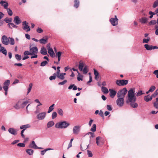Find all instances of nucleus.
<instances>
[{"mask_svg":"<svg viewBox=\"0 0 158 158\" xmlns=\"http://www.w3.org/2000/svg\"><path fill=\"white\" fill-rule=\"evenodd\" d=\"M130 105L132 107L134 108H137L138 106V104L135 102H131Z\"/></svg>","mask_w":158,"mask_h":158,"instance_id":"nucleus-36","label":"nucleus"},{"mask_svg":"<svg viewBox=\"0 0 158 158\" xmlns=\"http://www.w3.org/2000/svg\"><path fill=\"white\" fill-rule=\"evenodd\" d=\"M23 28L24 30H27L26 31L27 32L30 31V27L28 25V23L26 21H23Z\"/></svg>","mask_w":158,"mask_h":158,"instance_id":"nucleus-8","label":"nucleus"},{"mask_svg":"<svg viewBox=\"0 0 158 158\" xmlns=\"http://www.w3.org/2000/svg\"><path fill=\"white\" fill-rule=\"evenodd\" d=\"M54 123L53 121H51L48 123L47 124V127L48 128H49L52 126Z\"/></svg>","mask_w":158,"mask_h":158,"instance_id":"nucleus-39","label":"nucleus"},{"mask_svg":"<svg viewBox=\"0 0 158 158\" xmlns=\"http://www.w3.org/2000/svg\"><path fill=\"white\" fill-rule=\"evenodd\" d=\"M70 125V124L66 121H63L56 124L55 127L59 128H65Z\"/></svg>","mask_w":158,"mask_h":158,"instance_id":"nucleus-1","label":"nucleus"},{"mask_svg":"<svg viewBox=\"0 0 158 158\" xmlns=\"http://www.w3.org/2000/svg\"><path fill=\"white\" fill-rule=\"evenodd\" d=\"M109 90L110 97L112 98H114L116 94V91L111 89H110Z\"/></svg>","mask_w":158,"mask_h":158,"instance_id":"nucleus-15","label":"nucleus"},{"mask_svg":"<svg viewBox=\"0 0 158 158\" xmlns=\"http://www.w3.org/2000/svg\"><path fill=\"white\" fill-rule=\"evenodd\" d=\"M152 96H149V95L145 96L144 97V100L147 102H148L150 101H151L152 99Z\"/></svg>","mask_w":158,"mask_h":158,"instance_id":"nucleus-29","label":"nucleus"},{"mask_svg":"<svg viewBox=\"0 0 158 158\" xmlns=\"http://www.w3.org/2000/svg\"><path fill=\"white\" fill-rule=\"evenodd\" d=\"M40 52L43 55H46L47 54V50L46 48L44 47L41 48Z\"/></svg>","mask_w":158,"mask_h":158,"instance_id":"nucleus-25","label":"nucleus"},{"mask_svg":"<svg viewBox=\"0 0 158 158\" xmlns=\"http://www.w3.org/2000/svg\"><path fill=\"white\" fill-rule=\"evenodd\" d=\"M47 38L46 39H44L43 38L40 40L39 41L40 43L41 44H45L47 42Z\"/></svg>","mask_w":158,"mask_h":158,"instance_id":"nucleus-42","label":"nucleus"},{"mask_svg":"<svg viewBox=\"0 0 158 158\" xmlns=\"http://www.w3.org/2000/svg\"><path fill=\"white\" fill-rule=\"evenodd\" d=\"M128 80H117L116 81V84L118 86H124L127 85Z\"/></svg>","mask_w":158,"mask_h":158,"instance_id":"nucleus-3","label":"nucleus"},{"mask_svg":"<svg viewBox=\"0 0 158 158\" xmlns=\"http://www.w3.org/2000/svg\"><path fill=\"white\" fill-rule=\"evenodd\" d=\"M57 113L61 116H62L63 115V111L61 109L58 108L57 109Z\"/></svg>","mask_w":158,"mask_h":158,"instance_id":"nucleus-38","label":"nucleus"},{"mask_svg":"<svg viewBox=\"0 0 158 158\" xmlns=\"http://www.w3.org/2000/svg\"><path fill=\"white\" fill-rule=\"evenodd\" d=\"M156 89V87L155 86L152 85L150 87L149 90V91L151 92H153Z\"/></svg>","mask_w":158,"mask_h":158,"instance_id":"nucleus-47","label":"nucleus"},{"mask_svg":"<svg viewBox=\"0 0 158 158\" xmlns=\"http://www.w3.org/2000/svg\"><path fill=\"white\" fill-rule=\"evenodd\" d=\"M94 74L95 76V79L96 80H98V78H99V77H98L99 73H98V71H97L95 69H94Z\"/></svg>","mask_w":158,"mask_h":158,"instance_id":"nucleus-23","label":"nucleus"},{"mask_svg":"<svg viewBox=\"0 0 158 158\" xmlns=\"http://www.w3.org/2000/svg\"><path fill=\"white\" fill-rule=\"evenodd\" d=\"M144 94V93H143L142 92V91L141 90H140L138 91L136 93V96H139L143 94Z\"/></svg>","mask_w":158,"mask_h":158,"instance_id":"nucleus-54","label":"nucleus"},{"mask_svg":"<svg viewBox=\"0 0 158 158\" xmlns=\"http://www.w3.org/2000/svg\"><path fill=\"white\" fill-rule=\"evenodd\" d=\"M127 91L126 88H124L123 89L119 90L117 94L118 98H124L127 93Z\"/></svg>","mask_w":158,"mask_h":158,"instance_id":"nucleus-2","label":"nucleus"},{"mask_svg":"<svg viewBox=\"0 0 158 158\" xmlns=\"http://www.w3.org/2000/svg\"><path fill=\"white\" fill-rule=\"evenodd\" d=\"M17 145L18 146L22 147H23L25 146V144L23 143H19L17 144Z\"/></svg>","mask_w":158,"mask_h":158,"instance_id":"nucleus-63","label":"nucleus"},{"mask_svg":"<svg viewBox=\"0 0 158 158\" xmlns=\"http://www.w3.org/2000/svg\"><path fill=\"white\" fill-rule=\"evenodd\" d=\"M29 147L35 149V148H37V146L36 145L35 142L33 141H32V143L30 144Z\"/></svg>","mask_w":158,"mask_h":158,"instance_id":"nucleus-30","label":"nucleus"},{"mask_svg":"<svg viewBox=\"0 0 158 158\" xmlns=\"http://www.w3.org/2000/svg\"><path fill=\"white\" fill-rule=\"evenodd\" d=\"M80 127L79 126H76L73 128V132L74 134L77 135L80 131Z\"/></svg>","mask_w":158,"mask_h":158,"instance_id":"nucleus-9","label":"nucleus"},{"mask_svg":"<svg viewBox=\"0 0 158 158\" xmlns=\"http://www.w3.org/2000/svg\"><path fill=\"white\" fill-rule=\"evenodd\" d=\"M23 54L24 55L27 56L28 55H31V53H30V51H26L24 52Z\"/></svg>","mask_w":158,"mask_h":158,"instance_id":"nucleus-60","label":"nucleus"},{"mask_svg":"<svg viewBox=\"0 0 158 158\" xmlns=\"http://www.w3.org/2000/svg\"><path fill=\"white\" fill-rule=\"evenodd\" d=\"M135 89H130L128 92V96L132 97V96H135Z\"/></svg>","mask_w":158,"mask_h":158,"instance_id":"nucleus-19","label":"nucleus"},{"mask_svg":"<svg viewBox=\"0 0 158 158\" xmlns=\"http://www.w3.org/2000/svg\"><path fill=\"white\" fill-rule=\"evenodd\" d=\"M4 16V14L2 12H0V26L2 25L3 21L1 20Z\"/></svg>","mask_w":158,"mask_h":158,"instance_id":"nucleus-33","label":"nucleus"},{"mask_svg":"<svg viewBox=\"0 0 158 158\" xmlns=\"http://www.w3.org/2000/svg\"><path fill=\"white\" fill-rule=\"evenodd\" d=\"M55 105V104H53L51 106H50L48 109V113H50V112H51L53 110V107Z\"/></svg>","mask_w":158,"mask_h":158,"instance_id":"nucleus-44","label":"nucleus"},{"mask_svg":"<svg viewBox=\"0 0 158 158\" xmlns=\"http://www.w3.org/2000/svg\"><path fill=\"white\" fill-rule=\"evenodd\" d=\"M79 0H75L74 1V7L76 8L78 7L79 5Z\"/></svg>","mask_w":158,"mask_h":158,"instance_id":"nucleus-26","label":"nucleus"},{"mask_svg":"<svg viewBox=\"0 0 158 158\" xmlns=\"http://www.w3.org/2000/svg\"><path fill=\"white\" fill-rule=\"evenodd\" d=\"M57 77L63 80L64 79V76L61 73L60 75H57Z\"/></svg>","mask_w":158,"mask_h":158,"instance_id":"nucleus-51","label":"nucleus"},{"mask_svg":"<svg viewBox=\"0 0 158 158\" xmlns=\"http://www.w3.org/2000/svg\"><path fill=\"white\" fill-rule=\"evenodd\" d=\"M26 152L27 154L31 155L33 154L34 151L31 149H28L26 150Z\"/></svg>","mask_w":158,"mask_h":158,"instance_id":"nucleus-43","label":"nucleus"},{"mask_svg":"<svg viewBox=\"0 0 158 158\" xmlns=\"http://www.w3.org/2000/svg\"><path fill=\"white\" fill-rule=\"evenodd\" d=\"M96 124H94L91 128L90 131H93L94 132L96 130Z\"/></svg>","mask_w":158,"mask_h":158,"instance_id":"nucleus-46","label":"nucleus"},{"mask_svg":"<svg viewBox=\"0 0 158 158\" xmlns=\"http://www.w3.org/2000/svg\"><path fill=\"white\" fill-rule=\"evenodd\" d=\"M154 106L156 109L158 108V102H157L156 100V101L154 102L153 103Z\"/></svg>","mask_w":158,"mask_h":158,"instance_id":"nucleus-55","label":"nucleus"},{"mask_svg":"<svg viewBox=\"0 0 158 158\" xmlns=\"http://www.w3.org/2000/svg\"><path fill=\"white\" fill-rule=\"evenodd\" d=\"M1 52L4 54L5 56L7 55V51L4 47H1L0 50Z\"/></svg>","mask_w":158,"mask_h":158,"instance_id":"nucleus-27","label":"nucleus"},{"mask_svg":"<svg viewBox=\"0 0 158 158\" xmlns=\"http://www.w3.org/2000/svg\"><path fill=\"white\" fill-rule=\"evenodd\" d=\"M158 6V0H156L154 3L153 7L155 8Z\"/></svg>","mask_w":158,"mask_h":158,"instance_id":"nucleus-52","label":"nucleus"},{"mask_svg":"<svg viewBox=\"0 0 158 158\" xmlns=\"http://www.w3.org/2000/svg\"><path fill=\"white\" fill-rule=\"evenodd\" d=\"M48 63L47 61H45L41 62L40 66H44Z\"/></svg>","mask_w":158,"mask_h":158,"instance_id":"nucleus-59","label":"nucleus"},{"mask_svg":"<svg viewBox=\"0 0 158 158\" xmlns=\"http://www.w3.org/2000/svg\"><path fill=\"white\" fill-rule=\"evenodd\" d=\"M56 75H57L56 73H54L52 76H51L49 77V80L50 81L55 80L56 78Z\"/></svg>","mask_w":158,"mask_h":158,"instance_id":"nucleus-45","label":"nucleus"},{"mask_svg":"<svg viewBox=\"0 0 158 158\" xmlns=\"http://www.w3.org/2000/svg\"><path fill=\"white\" fill-rule=\"evenodd\" d=\"M8 14L10 16H11L13 15V13L12 10L10 8H7L6 9Z\"/></svg>","mask_w":158,"mask_h":158,"instance_id":"nucleus-49","label":"nucleus"},{"mask_svg":"<svg viewBox=\"0 0 158 158\" xmlns=\"http://www.w3.org/2000/svg\"><path fill=\"white\" fill-rule=\"evenodd\" d=\"M102 91L104 94H106L109 92L108 89L105 87L102 86Z\"/></svg>","mask_w":158,"mask_h":158,"instance_id":"nucleus-32","label":"nucleus"},{"mask_svg":"<svg viewBox=\"0 0 158 158\" xmlns=\"http://www.w3.org/2000/svg\"><path fill=\"white\" fill-rule=\"evenodd\" d=\"M36 31L38 33H41L43 32V30L40 27H38L36 30Z\"/></svg>","mask_w":158,"mask_h":158,"instance_id":"nucleus-62","label":"nucleus"},{"mask_svg":"<svg viewBox=\"0 0 158 158\" xmlns=\"http://www.w3.org/2000/svg\"><path fill=\"white\" fill-rule=\"evenodd\" d=\"M15 58L18 60H20L22 59L21 56L19 55L18 54H15Z\"/></svg>","mask_w":158,"mask_h":158,"instance_id":"nucleus-48","label":"nucleus"},{"mask_svg":"<svg viewBox=\"0 0 158 158\" xmlns=\"http://www.w3.org/2000/svg\"><path fill=\"white\" fill-rule=\"evenodd\" d=\"M86 65L81 60H80L79 62L78 68L80 71H82L83 67Z\"/></svg>","mask_w":158,"mask_h":158,"instance_id":"nucleus-12","label":"nucleus"},{"mask_svg":"<svg viewBox=\"0 0 158 158\" xmlns=\"http://www.w3.org/2000/svg\"><path fill=\"white\" fill-rule=\"evenodd\" d=\"M14 22L17 25H18L21 23L20 19L18 16H16L14 18Z\"/></svg>","mask_w":158,"mask_h":158,"instance_id":"nucleus-16","label":"nucleus"},{"mask_svg":"<svg viewBox=\"0 0 158 158\" xmlns=\"http://www.w3.org/2000/svg\"><path fill=\"white\" fill-rule=\"evenodd\" d=\"M144 46L147 50H151L153 49V46L152 45H149L146 44L144 45Z\"/></svg>","mask_w":158,"mask_h":158,"instance_id":"nucleus-24","label":"nucleus"},{"mask_svg":"<svg viewBox=\"0 0 158 158\" xmlns=\"http://www.w3.org/2000/svg\"><path fill=\"white\" fill-rule=\"evenodd\" d=\"M148 18L145 17H143L139 19L140 22L142 24H145L147 22Z\"/></svg>","mask_w":158,"mask_h":158,"instance_id":"nucleus-20","label":"nucleus"},{"mask_svg":"<svg viewBox=\"0 0 158 158\" xmlns=\"http://www.w3.org/2000/svg\"><path fill=\"white\" fill-rule=\"evenodd\" d=\"M72 88L74 90H76L77 89V87L74 84L71 85H70L68 87V89H72Z\"/></svg>","mask_w":158,"mask_h":158,"instance_id":"nucleus-34","label":"nucleus"},{"mask_svg":"<svg viewBox=\"0 0 158 158\" xmlns=\"http://www.w3.org/2000/svg\"><path fill=\"white\" fill-rule=\"evenodd\" d=\"M156 23V21L155 20H152L150 21L149 23V24L150 25H153Z\"/></svg>","mask_w":158,"mask_h":158,"instance_id":"nucleus-53","label":"nucleus"},{"mask_svg":"<svg viewBox=\"0 0 158 158\" xmlns=\"http://www.w3.org/2000/svg\"><path fill=\"white\" fill-rule=\"evenodd\" d=\"M32 83H30L29 84V88L28 89V91L27 92V94H28L30 93V92L31 91V88H32Z\"/></svg>","mask_w":158,"mask_h":158,"instance_id":"nucleus-50","label":"nucleus"},{"mask_svg":"<svg viewBox=\"0 0 158 158\" xmlns=\"http://www.w3.org/2000/svg\"><path fill=\"white\" fill-rule=\"evenodd\" d=\"M7 25L8 27L11 29H12V27L14 28H17L18 27L16 25H15L13 23H8Z\"/></svg>","mask_w":158,"mask_h":158,"instance_id":"nucleus-28","label":"nucleus"},{"mask_svg":"<svg viewBox=\"0 0 158 158\" xmlns=\"http://www.w3.org/2000/svg\"><path fill=\"white\" fill-rule=\"evenodd\" d=\"M0 4L2 6H3L4 8L7 9L8 6V3L7 2L2 0L0 2Z\"/></svg>","mask_w":158,"mask_h":158,"instance_id":"nucleus-18","label":"nucleus"},{"mask_svg":"<svg viewBox=\"0 0 158 158\" xmlns=\"http://www.w3.org/2000/svg\"><path fill=\"white\" fill-rule=\"evenodd\" d=\"M136 100V98L135 96H132V97H128V99L126 101L127 103H128L129 102H135Z\"/></svg>","mask_w":158,"mask_h":158,"instance_id":"nucleus-14","label":"nucleus"},{"mask_svg":"<svg viewBox=\"0 0 158 158\" xmlns=\"http://www.w3.org/2000/svg\"><path fill=\"white\" fill-rule=\"evenodd\" d=\"M57 116V114L56 112H54L52 113V119L55 118Z\"/></svg>","mask_w":158,"mask_h":158,"instance_id":"nucleus-56","label":"nucleus"},{"mask_svg":"<svg viewBox=\"0 0 158 158\" xmlns=\"http://www.w3.org/2000/svg\"><path fill=\"white\" fill-rule=\"evenodd\" d=\"M2 42L5 45H8L9 43V37L8 38L5 35H3L2 37Z\"/></svg>","mask_w":158,"mask_h":158,"instance_id":"nucleus-6","label":"nucleus"},{"mask_svg":"<svg viewBox=\"0 0 158 158\" xmlns=\"http://www.w3.org/2000/svg\"><path fill=\"white\" fill-rule=\"evenodd\" d=\"M8 131L11 134L15 135L17 134V130L13 128H10L8 129Z\"/></svg>","mask_w":158,"mask_h":158,"instance_id":"nucleus-17","label":"nucleus"},{"mask_svg":"<svg viewBox=\"0 0 158 158\" xmlns=\"http://www.w3.org/2000/svg\"><path fill=\"white\" fill-rule=\"evenodd\" d=\"M30 51L31 53V55H33V54H37L38 52V49L36 47H31V46H30Z\"/></svg>","mask_w":158,"mask_h":158,"instance_id":"nucleus-4","label":"nucleus"},{"mask_svg":"<svg viewBox=\"0 0 158 158\" xmlns=\"http://www.w3.org/2000/svg\"><path fill=\"white\" fill-rule=\"evenodd\" d=\"M83 77V76L82 75H80V73H78V77H77V80L79 81H80L81 80L82 81V80H83L82 79L80 78V77Z\"/></svg>","mask_w":158,"mask_h":158,"instance_id":"nucleus-58","label":"nucleus"},{"mask_svg":"<svg viewBox=\"0 0 158 158\" xmlns=\"http://www.w3.org/2000/svg\"><path fill=\"white\" fill-rule=\"evenodd\" d=\"M82 71H83V73L84 74H86L89 71L88 66L87 65L85 66V67H84V69H83Z\"/></svg>","mask_w":158,"mask_h":158,"instance_id":"nucleus-37","label":"nucleus"},{"mask_svg":"<svg viewBox=\"0 0 158 158\" xmlns=\"http://www.w3.org/2000/svg\"><path fill=\"white\" fill-rule=\"evenodd\" d=\"M10 81L8 80L5 81L4 83L3 88L4 89H8V86L10 85Z\"/></svg>","mask_w":158,"mask_h":158,"instance_id":"nucleus-11","label":"nucleus"},{"mask_svg":"<svg viewBox=\"0 0 158 158\" xmlns=\"http://www.w3.org/2000/svg\"><path fill=\"white\" fill-rule=\"evenodd\" d=\"M118 98L116 101L117 105L119 106H122L124 104V99L123 98Z\"/></svg>","mask_w":158,"mask_h":158,"instance_id":"nucleus-7","label":"nucleus"},{"mask_svg":"<svg viewBox=\"0 0 158 158\" xmlns=\"http://www.w3.org/2000/svg\"><path fill=\"white\" fill-rule=\"evenodd\" d=\"M9 43L11 45H13L15 44V40L12 38L9 37Z\"/></svg>","mask_w":158,"mask_h":158,"instance_id":"nucleus-40","label":"nucleus"},{"mask_svg":"<svg viewBox=\"0 0 158 158\" xmlns=\"http://www.w3.org/2000/svg\"><path fill=\"white\" fill-rule=\"evenodd\" d=\"M28 102L27 101H25L23 102L21 105V107L22 108H23L28 103Z\"/></svg>","mask_w":158,"mask_h":158,"instance_id":"nucleus-57","label":"nucleus"},{"mask_svg":"<svg viewBox=\"0 0 158 158\" xmlns=\"http://www.w3.org/2000/svg\"><path fill=\"white\" fill-rule=\"evenodd\" d=\"M153 74L156 75V77L158 78V70H155L153 72Z\"/></svg>","mask_w":158,"mask_h":158,"instance_id":"nucleus-64","label":"nucleus"},{"mask_svg":"<svg viewBox=\"0 0 158 158\" xmlns=\"http://www.w3.org/2000/svg\"><path fill=\"white\" fill-rule=\"evenodd\" d=\"M114 18H111L110 19L111 24L113 26L117 25L118 24V19L116 15L114 16Z\"/></svg>","mask_w":158,"mask_h":158,"instance_id":"nucleus-5","label":"nucleus"},{"mask_svg":"<svg viewBox=\"0 0 158 158\" xmlns=\"http://www.w3.org/2000/svg\"><path fill=\"white\" fill-rule=\"evenodd\" d=\"M56 56L58 57V60L60 61L61 59V56L62 54V52H56Z\"/></svg>","mask_w":158,"mask_h":158,"instance_id":"nucleus-35","label":"nucleus"},{"mask_svg":"<svg viewBox=\"0 0 158 158\" xmlns=\"http://www.w3.org/2000/svg\"><path fill=\"white\" fill-rule=\"evenodd\" d=\"M21 103V100L19 101L13 107L16 109V110H18L20 108V106H19L20 104Z\"/></svg>","mask_w":158,"mask_h":158,"instance_id":"nucleus-21","label":"nucleus"},{"mask_svg":"<svg viewBox=\"0 0 158 158\" xmlns=\"http://www.w3.org/2000/svg\"><path fill=\"white\" fill-rule=\"evenodd\" d=\"M96 143L97 145L98 146H101L102 144L103 143L102 140V138L101 137L98 136L96 138Z\"/></svg>","mask_w":158,"mask_h":158,"instance_id":"nucleus-13","label":"nucleus"},{"mask_svg":"<svg viewBox=\"0 0 158 158\" xmlns=\"http://www.w3.org/2000/svg\"><path fill=\"white\" fill-rule=\"evenodd\" d=\"M158 95V88L156 90L155 93L152 95L153 97H155Z\"/></svg>","mask_w":158,"mask_h":158,"instance_id":"nucleus-61","label":"nucleus"},{"mask_svg":"<svg viewBox=\"0 0 158 158\" xmlns=\"http://www.w3.org/2000/svg\"><path fill=\"white\" fill-rule=\"evenodd\" d=\"M4 21H5L6 23H9L11 22L12 19L11 18H6L4 19Z\"/></svg>","mask_w":158,"mask_h":158,"instance_id":"nucleus-41","label":"nucleus"},{"mask_svg":"<svg viewBox=\"0 0 158 158\" xmlns=\"http://www.w3.org/2000/svg\"><path fill=\"white\" fill-rule=\"evenodd\" d=\"M46 113L45 112L41 113L37 115V118L39 120H42L44 119L46 116Z\"/></svg>","mask_w":158,"mask_h":158,"instance_id":"nucleus-10","label":"nucleus"},{"mask_svg":"<svg viewBox=\"0 0 158 158\" xmlns=\"http://www.w3.org/2000/svg\"><path fill=\"white\" fill-rule=\"evenodd\" d=\"M48 52L51 57H55L56 55L52 49L48 50Z\"/></svg>","mask_w":158,"mask_h":158,"instance_id":"nucleus-22","label":"nucleus"},{"mask_svg":"<svg viewBox=\"0 0 158 158\" xmlns=\"http://www.w3.org/2000/svg\"><path fill=\"white\" fill-rule=\"evenodd\" d=\"M30 127L29 124H27L25 125H22L20 127V129H24V131L27 128Z\"/></svg>","mask_w":158,"mask_h":158,"instance_id":"nucleus-31","label":"nucleus"}]
</instances>
